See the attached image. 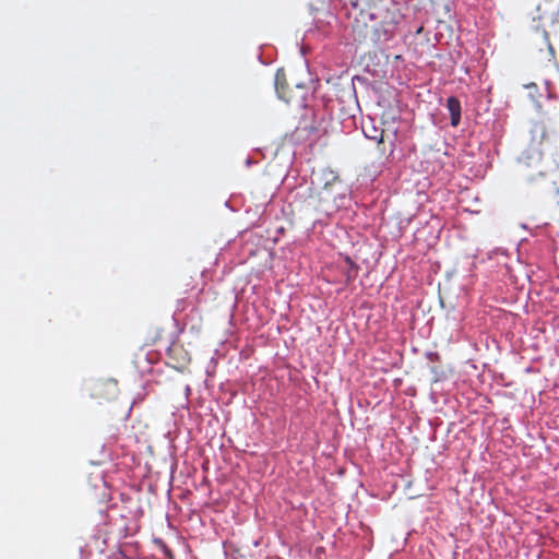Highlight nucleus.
Listing matches in <instances>:
<instances>
[{"label":"nucleus","mask_w":559,"mask_h":559,"mask_svg":"<svg viewBox=\"0 0 559 559\" xmlns=\"http://www.w3.org/2000/svg\"><path fill=\"white\" fill-rule=\"evenodd\" d=\"M546 136V126L542 122H535L531 129V144L518 157L519 171L527 182H537L547 176L540 148Z\"/></svg>","instance_id":"nucleus-1"},{"label":"nucleus","mask_w":559,"mask_h":559,"mask_svg":"<svg viewBox=\"0 0 559 559\" xmlns=\"http://www.w3.org/2000/svg\"><path fill=\"white\" fill-rule=\"evenodd\" d=\"M361 130L367 139L373 140L379 144L383 143L384 131L383 129L376 127L372 118L369 117L367 121H362Z\"/></svg>","instance_id":"nucleus-2"},{"label":"nucleus","mask_w":559,"mask_h":559,"mask_svg":"<svg viewBox=\"0 0 559 559\" xmlns=\"http://www.w3.org/2000/svg\"><path fill=\"white\" fill-rule=\"evenodd\" d=\"M447 109L450 114L451 126H459L461 121V103L455 96L448 97Z\"/></svg>","instance_id":"nucleus-3"},{"label":"nucleus","mask_w":559,"mask_h":559,"mask_svg":"<svg viewBox=\"0 0 559 559\" xmlns=\"http://www.w3.org/2000/svg\"><path fill=\"white\" fill-rule=\"evenodd\" d=\"M390 146H391V148H390V153H389V156H388V157H390V156H392V155H393V153H394V151H395V142H394V141H392V142L390 143Z\"/></svg>","instance_id":"nucleus-4"},{"label":"nucleus","mask_w":559,"mask_h":559,"mask_svg":"<svg viewBox=\"0 0 559 559\" xmlns=\"http://www.w3.org/2000/svg\"><path fill=\"white\" fill-rule=\"evenodd\" d=\"M346 261L349 263L350 267L355 266V263L350 260V258H346Z\"/></svg>","instance_id":"nucleus-5"},{"label":"nucleus","mask_w":559,"mask_h":559,"mask_svg":"<svg viewBox=\"0 0 559 559\" xmlns=\"http://www.w3.org/2000/svg\"><path fill=\"white\" fill-rule=\"evenodd\" d=\"M246 163H247V165H250L251 164L250 158H247Z\"/></svg>","instance_id":"nucleus-6"},{"label":"nucleus","mask_w":559,"mask_h":559,"mask_svg":"<svg viewBox=\"0 0 559 559\" xmlns=\"http://www.w3.org/2000/svg\"><path fill=\"white\" fill-rule=\"evenodd\" d=\"M350 280H352V275H350V274H348V275H347V281H350Z\"/></svg>","instance_id":"nucleus-7"},{"label":"nucleus","mask_w":559,"mask_h":559,"mask_svg":"<svg viewBox=\"0 0 559 559\" xmlns=\"http://www.w3.org/2000/svg\"><path fill=\"white\" fill-rule=\"evenodd\" d=\"M186 392L189 393L190 392V388L189 386H186Z\"/></svg>","instance_id":"nucleus-8"}]
</instances>
